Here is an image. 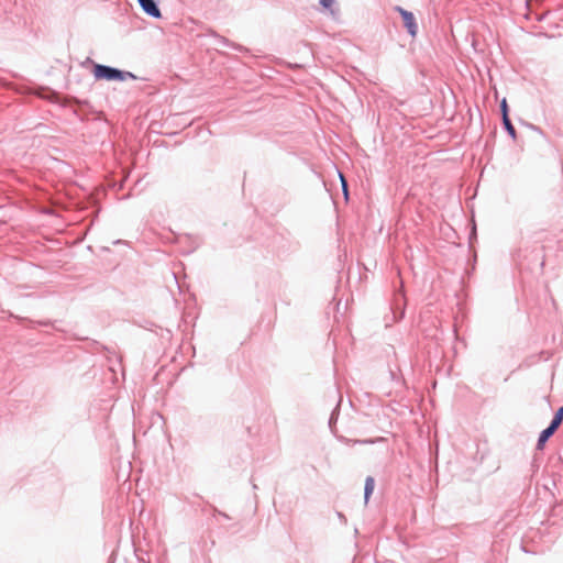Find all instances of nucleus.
<instances>
[{
	"instance_id": "nucleus-1",
	"label": "nucleus",
	"mask_w": 563,
	"mask_h": 563,
	"mask_svg": "<svg viewBox=\"0 0 563 563\" xmlns=\"http://www.w3.org/2000/svg\"><path fill=\"white\" fill-rule=\"evenodd\" d=\"M93 76L96 79H104V80H119L123 81L126 78H134L131 73H124L115 68H111L109 66L96 64L93 67Z\"/></svg>"
},
{
	"instance_id": "nucleus-2",
	"label": "nucleus",
	"mask_w": 563,
	"mask_h": 563,
	"mask_svg": "<svg viewBox=\"0 0 563 563\" xmlns=\"http://www.w3.org/2000/svg\"><path fill=\"white\" fill-rule=\"evenodd\" d=\"M396 11L399 12V14L401 15L404 24L407 27L409 34L412 37H415L418 32V26H417L416 19L413 16V14L411 12L402 9L401 7H397Z\"/></svg>"
},
{
	"instance_id": "nucleus-3",
	"label": "nucleus",
	"mask_w": 563,
	"mask_h": 563,
	"mask_svg": "<svg viewBox=\"0 0 563 563\" xmlns=\"http://www.w3.org/2000/svg\"><path fill=\"white\" fill-rule=\"evenodd\" d=\"M142 9L148 14L154 18L161 16V11L156 7L155 2L153 0H137Z\"/></svg>"
},
{
	"instance_id": "nucleus-4",
	"label": "nucleus",
	"mask_w": 563,
	"mask_h": 563,
	"mask_svg": "<svg viewBox=\"0 0 563 563\" xmlns=\"http://www.w3.org/2000/svg\"><path fill=\"white\" fill-rule=\"evenodd\" d=\"M555 432V430L552 427H548L545 430H543L539 437L537 448L539 450H542L545 442L549 440V438Z\"/></svg>"
},
{
	"instance_id": "nucleus-5",
	"label": "nucleus",
	"mask_w": 563,
	"mask_h": 563,
	"mask_svg": "<svg viewBox=\"0 0 563 563\" xmlns=\"http://www.w3.org/2000/svg\"><path fill=\"white\" fill-rule=\"evenodd\" d=\"M374 488H375V481L373 477L368 476L366 479H365V500L367 501V499L369 498V496L372 495V493L374 492Z\"/></svg>"
},
{
	"instance_id": "nucleus-6",
	"label": "nucleus",
	"mask_w": 563,
	"mask_h": 563,
	"mask_svg": "<svg viewBox=\"0 0 563 563\" xmlns=\"http://www.w3.org/2000/svg\"><path fill=\"white\" fill-rule=\"evenodd\" d=\"M562 421H563V407L558 409L550 427H552L554 430H556L560 427V424L562 423Z\"/></svg>"
},
{
	"instance_id": "nucleus-7",
	"label": "nucleus",
	"mask_w": 563,
	"mask_h": 563,
	"mask_svg": "<svg viewBox=\"0 0 563 563\" xmlns=\"http://www.w3.org/2000/svg\"><path fill=\"white\" fill-rule=\"evenodd\" d=\"M503 121H504V124H505V128L506 130L508 131V133L515 137L516 136V130L514 128V125L511 124L509 118H508V113H505L504 118H503Z\"/></svg>"
},
{
	"instance_id": "nucleus-8",
	"label": "nucleus",
	"mask_w": 563,
	"mask_h": 563,
	"mask_svg": "<svg viewBox=\"0 0 563 563\" xmlns=\"http://www.w3.org/2000/svg\"><path fill=\"white\" fill-rule=\"evenodd\" d=\"M320 4L328 10H332L334 0H320Z\"/></svg>"
},
{
	"instance_id": "nucleus-9",
	"label": "nucleus",
	"mask_w": 563,
	"mask_h": 563,
	"mask_svg": "<svg viewBox=\"0 0 563 563\" xmlns=\"http://www.w3.org/2000/svg\"><path fill=\"white\" fill-rule=\"evenodd\" d=\"M340 178H341L344 195H345V197H347V185H346L345 178L343 177V175L341 173H340Z\"/></svg>"
},
{
	"instance_id": "nucleus-10",
	"label": "nucleus",
	"mask_w": 563,
	"mask_h": 563,
	"mask_svg": "<svg viewBox=\"0 0 563 563\" xmlns=\"http://www.w3.org/2000/svg\"><path fill=\"white\" fill-rule=\"evenodd\" d=\"M501 111H503V117L505 115V113H508L507 102L505 99L501 102Z\"/></svg>"
}]
</instances>
